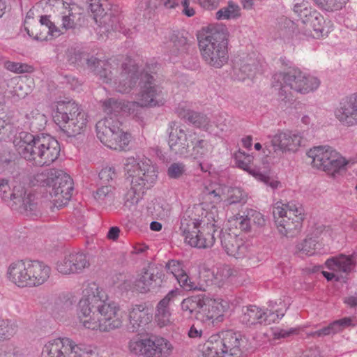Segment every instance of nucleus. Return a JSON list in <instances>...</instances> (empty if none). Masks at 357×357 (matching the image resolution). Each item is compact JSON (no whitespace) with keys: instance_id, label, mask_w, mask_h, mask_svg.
<instances>
[{"instance_id":"nucleus-41","label":"nucleus","mask_w":357,"mask_h":357,"mask_svg":"<svg viewBox=\"0 0 357 357\" xmlns=\"http://www.w3.org/2000/svg\"><path fill=\"white\" fill-rule=\"evenodd\" d=\"M294 12L297 15L300 24H298L299 30L301 31L309 22L307 20L311 18L315 10H312L310 3L305 1H301L294 4Z\"/></svg>"},{"instance_id":"nucleus-5","label":"nucleus","mask_w":357,"mask_h":357,"mask_svg":"<svg viewBox=\"0 0 357 357\" xmlns=\"http://www.w3.org/2000/svg\"><path fill=\"white\" fill-rule=\"evenodd\" d=\"M229 31L222 24L203 27L197 35L199 47L204 61L215 68H221L228 60Z\"/></svg>"},{"instance_id":"nucleus-60","label":"nucleus","mask_w":357,"mask_h":357,"mask_svg":"<svg viewBox=\"0 0 357 357\" xmlns=\"http://www.w3.org/2000/svg\"><path fill=\"white\" fill-rule=\"evenodd\" d=\"M13 121L12 112H0V130L10 125Z\"/></svg>"},{"instance_id":"nucleus-2","label":"nucleus","mask_w":357,"mask_h":357,"mask_svg":"<svg viewBox=\"0 0 357 357\" xmlns=\"http://www.w3.org/2000/svg\"><path fill=\"white\" fill-rule=\"evenodd\" d=\"M107 296L94 282H84L77 309L80 327L93 333H108L121 328L125 313L114 302H106Z\"/></svg>"},{"instance_id":"nucleus-22","label":"nucleus","mask_w":357,"mask_h":357,"mask_svg":"<svg viewBox=\"0 0 357 357\" xmlns=\"http://www.w3.org/2000/svg\"><path fill=\"white\" fill-rule=\"evenodd\" d=\"M25 190L24 187L14 186L11 191L8 180L0 178V196L6 202L13 201L15 204H23L27 211L32 212L36 208V206L32 203H28L30 197L24 199Z\"/></svg>"},{"instance_id":"nucleus-61","label":"nucleus","mask_w":357,"mask_h":357,"mask_svg":"<svg viewBox=\"0 0 357 357\" xmlns=\"http://www.w3.org/2000/svg\"><path fill=\"white\" fill-rule=\"evenodd\" d=\"M180 3L182 6V13L185 15L192 17L195 14V9L190 6L189 0H180Z\"/></svg>"},{"instance_id":"nucleus-55","label":"nucleus","mask_w":357,"mask_h":357,"mask_svg":"<svg viewBox=\"0 0 357 357\" xmlns=\"http://www.w3.org/2000/svg\"><path fill=\"white\" fill-rule=\"evenodd\" d=\"M15 332V326L10 321L0 319V340L12 336Z\"/></svg>"},{"instance_id":"nucleus-17","label":"nucleus","mask_w":357,"mask_h":357,"mask_svg":"<svg viewBox=\"0 0 357 357\" xmlns=\"http://www.w3.org/2000/svg\"><path fill=\"white\" fill-rule=\"evenodd\" d=\"M229 307V302L222 298L204 296L199 319L203 322H220L223 320L225 313Z\"/></svg>"},{"instance_id":"nucleus-47","label":"nucleus","mask_w":357,"mask_h":357,"mask_svg":"<svg viewBox=\"0 0 357 357\" xmlns=\"http://www.w3.org/2000/svg\"><path fill=\"white\" fill-rule=\"evenodd\" d=\"M192 142L193 144L192 155L195 158H204L212 153L213 146L207 141L197 139Z\"/></svg>"},{"instance_id":"nucleus-13","label":"nucleus","mask_w":357,"mask_h":357,"mask_svg":"<svg viewBox=\"0 0 357 357\" xmlns=\"http://www.w3.org/2000/svg\"><path fill=\"white\" fill-rule=\"evenodd\" d=\"M288 307V304L281 298L278 301H270L266 312L256 305H250L244 312L242 321L247 324L278 322L284 316Z\"/></svg>"},{"instance_id":"nucleus-54","label":"nucleus","mask_w":357,"mask_h":357,"mask_svg":"<svg viewBox=\"0 0 357 357\" xmlns=\"http://www.w3.org/2000/svg\"><path fill=\"white\" fill-rule=\"evenodd\" d=\"M117 175L114 167L106 166L103 167L99 172V178L102 183L112 182L116 179Z\"/></svg>"},{"instance_id":"nucleus-23","label":"nucleus","mask_w":357,"mask_h":357,"mask_svg":"<svg viewBox=\"0 0 357 357\" xmlns=\"http://www.w3.org/2000/svg\"><path fill=\"white\" fill-rule=\"evenodd\" d=\"M309 22L301 29L305 37L319 38L326 36L332 31V24L330 20L326 21L324 17L317 12H314Z\"/></svg>"},{"instance_id":"nucleus-42","label":"nucleus","mask_w":357,"mask_h":357,"mask_svg":"<svg viewBox=\"0 0 357 357\" xmlns=\"http://www.w3.org/2000/svg\"><path fill=\"white\" fill-rule=\"evenodd\" d=\"M155 281V276L149 271L139 274L135 281L133 289L141 293H146L150 290Z\"/></svg>"},{"instance_id":"nucleus-44","label":"nucleus","mask_w":357,"mask_h":357,"mask_svg":"<svg viewBox=\"0 0 357 357\" xmlns=\"http://www.w3.org/2000/svg\"><path fill=\"white\" fill-rule=\"evenodd\" d=\"M203 297L193 296L184 299L181 303L183 311L188 312V316L195 315L199 319V311L202 305Z\"/></svg>"},{"instance_id":"nucleus-30","label":"nucleus","mask_w":357,"mask_h":357,"mask_svg":"<svg viewBox=\"0 0 357 357\" xmlns=\"http://www.w3.org/2000/svg\"><path fill=\"white\" fill-rule=\"evenodd\" d=\"M227 185L218 182H211L204 186L202 194L206 202H210L212 208L221 203L225 204Z\"/></svg>"},{"instance_id":"nucleus-9","label":"nucleus","mask_w":357,"mask_h":357,"mask_svg":"<svg viewBox=\"0 0 357 357\" xmlns=\"http://www.w3.org/2000/svg\"><path fill=\"white\" fill-rule=\"evenodd\" d=\"M273 218L280 234L292 236L298 232L304 219V210L297 203L276 202L273 207Z\"/></svg>"},{"instance_id":"nucleus-49","label":"nucleus","mask_w":357,"mask_h":357,"mask_svg":"<svg viewBox=\"0 0 357 357\" xmlns=\"http://www.w3.org/2000/svg\"><path fill=\"white\" fill-rule=\"evenodd\" d=\"M225 197V204L228 205L240 203L244 201L246 195L239 188H231L227 186Z\"/></svg>"},{"instance_id":"nucleus-26","label":"nucleus","mask_w":357,"mask_h":357,"mask_svg":"<svg viewBox=\"0 0 357 357\" xmlns=\"http://www.w3.org/2000/svg\"><path fill=\"white\" fill-rule=\"evenodd\" d=\"M337 153V151L330 146H319L310 149L307 155L312 159L313 167L324 171L325 165H328Z\"/></svg>"},{"instance_id":"nucleus-57","label":"nucleus","mask_w":357,"mask_h":357,"mask_svg":"<svg viewBox=\"0 0 357 357\" xmlns=\"http://www.w3.org/2000/svg\"><path fill=\"white\" fill-rule=\"evenodd\" d=\"M15 345L10 342H6L0 344V357H13Z\"/></svg>"},{"instance_id":"nucleus-31","label":"nucleus","mask_w":357,"mask_h":357,"mask_svg":"<svg viewBox=\"0 0 357 357\" xmlns=\"http://www.w3.org/2000/svg\"><path fill=\"white\" fill-rule=\"evenodd\" d=\"M177 294V289L172 290L158 303L155 319L160 326H165L171 323V312L169 309V305L170 301Z\"/></svg>"},{"instance_id":"nucleus-58","label":"nucleus","mask_w":357,"mask_h":357,"mask_svg":"<svg viewBox=\"0 0 357 357\" xmlns=\"http://www.w3.org/2000/svg\"><path fill=\"white\" fill-rule=\"evenodd\" d=\"M339 234V229L337 228H332L330 227H324L321 231V236L322 240H334L337 237Z\"/></svg>"},{"instance_id":"nucleus-51","label":"nucleus","mask_w":357,"mask_h":357,"mask_svg":"<svg viewBox=\"0 0 357 357\" xmlns=\"http://www.w3.org/2000/svg\"><path fill=\"white\" fill-rule=\"evenodd\" d=\"M254 178L258 181L262 182L266 186L270 187L272 190H276L281 187V183L275 176H271L266 172H261L259 169L255 174Z\"/></svg>"},{"instance_id":"nucleus-10","label":"nucleus","mask_w":357,"mask_h":357,"mask_svg":"<svg viewBox=\"0 0 357 357\" xmlns=\"http://www.w3.org/2000/svg\"><path fill=\"white\" fill-rule=\"evenodd\" d=\"M54 120L69 136L82 133L88 123L87 114L73 101L59 102Z\"/></svg>"},{"instance_id":"nucleus-48","label":"nucleus","mask_w":357,"mask_h":357,"mask_svg":"<svg viewBox=\"0 0 357 357\" xmlns=\"http://www.w3.org/2000/svg\"><path fill=\"white\" fill-rule=\"evenodd\" d=\"M228 227L229 232H232L233 229H239L244 231H249L250 229V219L247 216L238 214L228 220Z\"/></svg>"},{"instance_id":"nucleus-15","label":"nucleus","mask_w":357,"mask_h":357,"mask_svg":"<svg viewBox=\"0 0 357 357\" xmlns=\"http://www.w3.org/2000/svg\"><path fill=\"white\" fill-rule=\"evenodd\" d=\"M178 114L179 116L195 126L215 136L220 135L226 127L222 118L218 119L216 122H211L206 116L185 108V106L180 105L178 108Z\"/></svg>"},{"instance_id":"nucleus-28","label":"nucleus","mask_w":357,"mask_h":357,"mask_svg":"<svg viewBox=\"0 0 357 357\" xmlns=\"http://www.w3.org/2000/svg\"><path fill=\"white\" fill-rule=\"evenodd\" d=\"M167 271L174 275L183 289L192 290L199 289L198 284L192 281L183 269V263L177 260H170L166 264Z\"/></svg>"},{"instance_id":"nucleus-1","label":"nucleus","mask_w":357,"mask_h":357,"mask_svg":"<svg viewBox=\"0 0 357 357\" xmlns=\"http://www.w3.org/2000/svg\"><path fill=\"white\" fill-rule=\"evenodd\" d=\"M89 68L99 75L103 82L108 84L120 93H128L137 83L139 79L141 93L137 102L126 104L122 101L109 99L103 102L105 112L108 115L96 123V134L100 141L109 149L114 150L125 149L130 136L119 128V121L113 119L118 115H132L140 120L143 119L144 107H155L162 105L164 100L160 88L154 83L153 77L147 73L138 74V68L131 60L122 66V71L117 79L113 80V76L117 74V63L115 59L109 61L98 60L91 57L87 60Z\"/></svg>"},{"instance_id":"nucleus-7","label":"nucleus","mask_w":357,"mask_h":357,"mask_svg":"<svg viewBox=\"0 0 357 357\" xmlns=\"http://www.w3.org/2000/svg\"><path fill=\"white\" fill-rule=\"evenodd\" d=\"M215 215L213 212L205 213L201 220L183 218L180 230L185 242L192 247L208 248L213 245L217 231Z\"/></svg>"},{"instance_id":"nucleus-21","label":"nucleus","mask_w":357,"mask_h":357,"mask_svg":"<svg viewBox=\"0 0 357 357\" xmlns=\"http://www.w3.org/2000/svg\"><path fill=\"white\" fill-rule=\"evenodd\" d=\"M353 259L349 256L340 255L327 259L325 267L329 271H322V274L328 281L340 280L343 278L342 273L351 271Z\"/></svg>"},{"instance_id":"nucleus-36","label":"nucleus","mask_w":357,"mask_h":357,"mask_svg":"<svg viewBox=\"0 0 357 357\" xmlns=\"http://www.w3.org/2000/svg\"><path fill=\"white\" fill-rule=\"evenodd\" d=\"M234 160L235 165L238 168L248 172L253 177L259 170L258 167H253L254 156L252 154H248L238 150L234 153Z\"/></svg>"},{"instance_id":"nucleus-18","label":"nucleus","mask_w":357,"mask_h":357,"mask_svg":"<svg viewBox=\"0 0 357 357\" xmlns=\"http://www.w3.org/2000/svg\"><path fill=\"white\" fill-rule=\"evenodd\" d=\"M89 266L86 255L73 252L61 257L55 263L54 268L62 275H70L82 273Z\"/></svg>"},{"instance_id":"nucleus-19","label":"nucleus","mask_w":357,"mask_h":357,"mask_svg":"<svg viewBox=\"0 0 357 357\" xmlns=\"http://www.w3.org/2000/svg\"><path fill=\"white\" fill-rule=\"evenodd\" d=\"M340 124L347 127L357 125V92L342 98L334 109Z\"/></svg>"},{"instance_id":"nucleus-56","label":"nucleus","mask_w":357,"mask_h":357,"mask_svg":"<svg viewBox=\"0 0 357 357\" xmlns=\"http://www.w3.org/2000/svg\"><path fill=\"white\" fill-rule=\"evenodd\" d=\"M296 332V330L294 328L283 329L280 328H275L271 329L272 335L275 340L285 338L292 334H294Z\"/></svg>"},{"instance_id":"nucleus-37","label":"nucleus","mask_w":357,"mask_h":357,"mask_svg":"<svg viewBox=\"0 0 357 357\" xmlns=\"http://www.w3.org/2000/svg\"><path fill=\"white\" fill-rule=\"evenodd\" d=\"M206 273L207 281L219 287L223 285L231 275L230 268L226 265L217 266Z\"/></svg>"},{"instance_id":"nucleus-39","label":"nucleus","mask_w":357,"mask_h":357,"mask_svg":"<svg viewBox=\"0 0 357 357\" xmlns=\"http://www.w3.org/2000/svg\"><path fill=\"white\" fill-rule=\"evenodd\" d=\"M352 324V319L349 317H344L343 319L333 321L327 327L315 331L313 333V335L325 336L328 335H333L342 331L344 328L351 326Z\"/></svg>"},{"instance_id":"nucleus-53","label":"nucleus","mask_w":357,"mask_h":357,"mask_svg":"<svg viewBox=\"0 0 357 357\" xmlns=\"http://www.w3.org/2000/svg\"><path fill=\"white\" fill-rule=\"evenodd\" d=\"M185 165L180 162L172 163L167 169V176L170 178L178 179L186 174Z\"/></svg>"},{"instance_id":"nucleus-34","label":"nucleus","mask_w":357,"mask_h":357,"mask_svg":"<svg viewBox=\"0 0 357 357\" xmlns=\"http://www.w3.org/2000/svg\"><path fill=\"white\" fill-rule=\"evenodd\" d=\"M221 349V343L219 342V336L217 334L212 335L204 344L198 347L202 357H225Z\"/></svg>"},{"instance_id":"nucleus-14","label":"nucleus","mask_w":357,"mask_h":357,"mask_svg":"<svg viewBox=\"0 0 357 357\" xmlns=\"http://www.w3.org/2000/svg\"><path fill=\"white\" fill-rule=\"evenodd\" d=\"M90 2V9L93 14V19L100 26H103L107 31L110 29L122 32L126 36H130L132 33L124 27L123 19L121 15H112L105 12V2L100 0H88Z\"/></svg>"},{"instance_id":"nucleus-35","label":"nucleus","mask_w":357,"mask_h":357,"mask_svg":"<svg viewBox=\"0 0 357 357\" xmlns=\"http://www.w3.org/2000/svg\"><path fill=\"white\" fill-rule=\"evenodd\" d=\"M93 197L100 204L106 207L114 206L116 199V189L112 183L100 187L94 192Z\"/></svg>"},{"instance_id":"nucleus-33","label":"nucleus","mask_w":357,"mask_h":357,"mask_svg":"<svg viewBox=\"0 0 357 357\" xmlns=\"http://www.w3.org/2000/svg\"><path fill=\"white\" fill-rule=\"evenodd\" d=\"M62 28L66 30L75 29L82 23V9L75 4L69 6L62 13L61 16Z\"/></svg>"},{"instance_id":"nucleus-32","label":"nucleus","mask_w":357,"mask_h":357,"mask_svg":"<svg viewBox=\"0 0 357 357\" xmlns=\"http://www.w3.org/2000/svg\"><path fill=\"white\" fill-rule=\"evenodd\" d=\"M354 163L351 159H347L337 152L328 165H325L324 172L334 178L344 173Z\"/></svg>"},{"instance_id":"nucleus-29","label":"nucleus","mask_w":357,"mask_h":357,"mask_svg":"<svg viewBox=\"0 0 357 357\" xmlns=\"http://www.w3.org/2000/svg\"><path fill=\"white\" fill-rule=\"evenodd\" d=\"M128 319L132 330L138 331L151 322L152 314L145 305H135L128 310Z\"/></svg>"},{"instance_id":"nucleus-11","label":"nucleus","mask_w":357,"mask_h":357,"mask_svg":"<svg viewBox=\"0 0 357 357\" xmlns=\"http://www.w3.org/2000/svg\"><path fill=\"white\" fill-rule=\"evenodd\" d=\"M273 87H280V93L286 86L301 94H308L318 89L321 82L319 79L307 71L294 69L287 74L275 73L273 76Z\"/></svg>"},{"instance_id":"nucleus-45","label":"nucleus","mask_w":357,"mask_h":357,"mask_svg":"<svg viewBox=\"0 0 357 357\" xmlns=\"http://www.w3.org/2000/svg\"><path fill=\"white\" fill-rule=\"evenodd\" d=\"M27 123L33 129L41 130L47 123V116L40 112L38 109H32L26 114Z\"/></svg>"},{"instance_id":"nucleus-43","label":"nucleus","mask_w":357,"mask_h":357,"mask_svg":"<svg viewBox=\"0 0 357 357\" xmlns=\"http://www.w3.org/2000/svg\"><path fill=\"white\" fill-rule=\"evenodd\" d=\"M40 23L42 26L41 32L46 31L47 36H43L42 33L36 36L37 40H49L51 38L57 37L61 35V30L57 28L53 22H51L49 17L44 15L41 16L40 19Z\"/></svg>"},{"instance_id":"nucleus-38","label":"nucleus","mask_w":357,"mask_h":357,"mask_svg":"<svg viewBox=\"0 0 357 357\" xmlns=\"http://www.w3.org/2000/svg\"><path fill=\"white\" fill-rule=\"evenodd\" d=\"M70 349H69V357H93L97 355V347L93 344H77L69 339Z\"/></svg>"},{"instance_id":"nucleus-24","label":"nucleus","mask_w":357,"mask_h":357,"mask_svg":"<svg viewBox=\"0 0 357 357\" xmlns=\"http://www.w3.org/2000/svg\"><path fill=\"white\" fill-rule=\"evenodd\" d=\"M217 335L219 336V342L221 343V349L223 350L225 357L237 356L240 354L241 347L245 342L241 333L229 330L222 331Z\"/></svg>"},{"instance_id":"nucleus-50","label":"nucleus","mask_w":357,"mask_h":357,"mask_svg":"<svg viewBox=\"0 0 357 357\" xmlns=\"http://www.w3.org/2000/svg\"><path fill=\"white\" fill-rule=\"evenodd\" d=\"M314 1L321 9L333 12L342 9L349 0H314Z\"/></svg>"},{"instance_id":"nucleus-62","label":"nucleus","mask_w":357,"mask_h":357,"mask_svg":"<svg viewBox=\"0 0 357 357\" xmlns=\"http://www.w3.org/2000/svg\"><path fill=\"white\" fill-rule=\"evenodd\" d=\"M199 5L206 10H213L219 5V0H198Z\"/></svg>"},{"instance_id":"nucleus-59","label":"nucleus","mask_w":357,"mask_h":357,"mask_svg":"<svg viewBox=\"0 0 357 357\" xmlns=\"http://www.w3.org/2000/svg\"><path fill=\"white\" fill-rule=\"evenodd\" d=\"M12 84H15L13 93L14 95L19 98H24L28 92L24 90V84L22 82L18 79H14L11 81Z\"/></svg>"},{"instance_id":"nucleus-3","label":"nucleus","mask_w":357,"mask_h":357,"mask_svg":"<svg viewBox=\"0 0 357 357\" xmlns=\"http://www.w3.org/2000/svg\"><path fill=\"white\" fill-rule=\"evenodd\" d=\"M123 169L130 188L123 196V210L134 209L142 199L146 190L153 185L158 178L156 167L146 157H128L123 160Z\"/></svg>"},{"instance_id":"nucleus-20","label":"nucleus","mask_w":357,"mask_h":357,"mask_svg":"<svg viewBox=\"0 0 357 357\" xmlns=\"http://www.w3.org/2000/svg\"><path fill=\"white\" fill-rule=\"evenodd\" d=\"M220 241L225 252L236 259H243L249 253V243L243 236L236 231H222Z\"/></svg>"},{"instance_id":"nucleus-12","label":"nucleus","mask_w":357,"mask_h":357,"mask_svg":"<svg viewBox=\"0 0 357 357\" xmlns=\"http://www.w3.org/2000/svg\"><path fill=\"white\" fill-rule=\"evenodd\" d=\"M128 348L132 354L143 357H163L169 355L173 347L167 339L159 336L144 338L134 337L128 342Z\"/></svg>"},{"instance_id":"nucleus-4","label":"nucleus","mask_w":357,"mask_h":357,"mask_svg":"<svg viewBox=\"0 0 357 357\" xmlns=\"http://www.w3.org/2000/svg\"><path fill=\"white\" fill-rule=\"evenodd\" d=\"M13 144L22 158L39 166L54 162L61 151L58 141L48 135L21 132L15 136Z\"/></svg>"},{"instance_id":"nucleus-40","label":"nucleus","mask_w":357,"mask_h":357,"mask_svg":"<svg viewBox=\"0 0 357 357\" xmlns=\"http://www.w3.org/2000/svg\"><path fill=\"white\" fill-rule=\"evenodd\" d=\"M241 15V8L238 4L229 1L227 5L221 8L215 13L218 20H235Z\"/></svg>"},{"instance_id":"nucleus-52","label":"nucleus","mask_w":357,"mask_h":357,"mask_svg":"<svg viewBox=\"0 0 357 357\" xmlns=\"http://www.w3.org/2000/svg\"><path fill=\"white\" fill-rule=\"evenodd\" d=\"M3 66L6 70L17 74L31 73L33 71V67L29 65L11 61H6L3 63Z\"/></svg>"},{"instance_id":"nucleus-16","label":"nucleus","mask_w":357,"mask_h":357,"mask_svg":"<svg viewBox=\"0 0 357 357\" xmlns=\"http://www.w3.org/2000/svg\"><path fill=\"white\" fill-rule=\"evenodd\" d=\"M269 138L275 153H294L302 142V136L298 132L289 130H278Z\"/></svg>"},{"instance_id":"nucleus-8","label":"nucleus","mask_w":357,"mask_h":357,"mask_svg":"<svg viewBox=\"0 0 357 357\" xmlns=\"http://www.w3.org/2000/svg\"><path fill=\"white\" fill-rule=\"evenodd\" d=\"M36 181H31L33 185L52 184L50 195L53 199L54 207L61 208L66 206L72 197L73 190V180L70 176L62 170L51 169L47 174H36Z\"/></svg>"},{"instance_id":"nucleus-63","label":"nucleus","mask_w":357,"mask_h":357,"mask_svg":"<svg viewBox=\"0 0 357 357\" xmlns=\"http://www.w3.org/2000/svg\"><path fill=\"white\" fill-rule=\"evenodd\" d=\"M252 218V221L259 226H262L265 223V219L263 215L257 211H251V214H248Z\"/></svg>"},{"instance_id":"nucleus-46","label":"nucleus","mask_w":357,"mask_h":357,"mask_svg":"<svg viewBox=\"0 0 357 357\" xmlns=\"http://www.w3.org/2000/svg\"><path fill=\"white\" fill-rule=\"evenodd\" d=\"M321 244L313 238H307L298 244L297 249L302 253L312 256L321 253Z\"/></svg>"},{"instance_id":"nucleus-25","label":"nucleus","mask_w":357,"mask_h":357,"mask_svg":"<svg viewBox=\"0 0 357 357\" xmlns=\"http://www.w3.org/2000/svg\"><path fill=\"white\" fill-rule=\"evenodd\" d=\"M69 338H54L43 344L40 357H69Z\"/></svg>"},{"instance_id":"nucleus-27","label":"nucleus","mask_w":357,"mask_h":357,"mask_svg":"<svg viewBox=\"0 0 357 357\" xmlns=\"http://www.w3.org/2000/svg\"><path fill=\"white\" fill-rule=\"evenodd\" d=\"M168 144L176 154L184 155L187 152L188 144L185 131L174 123L169 128Z\"/></svg>"},{"instance_id":"nucleus-64","label":"nucleus","mask_w":357,"mask_h":357,"mask_svg":"<svg viewBox=\"0 0 357 357\" xmlns=\"http://www.w3.org/2000/svg\"><path fill=\"white\" fill-rule=\"evenodd\" d=\"M344 303L349 307H357V293L345 297Z\"/></svg>"},{"instance_id":"nucleus-6","label":"nucleus","mask_w":357,"mask_h":357,"mask_svg":"<svg viewBox=\"0 0 357 357\" xmlns=\"http://www.w3.org/2000/svg\"><path fill=\"white\" fill-rule=\"evenodd\" d=\"M51 274V267L39 260H16L6 269L7 280L19 288L40 287L49 280Z\"/></svg>"}]
</instances>
